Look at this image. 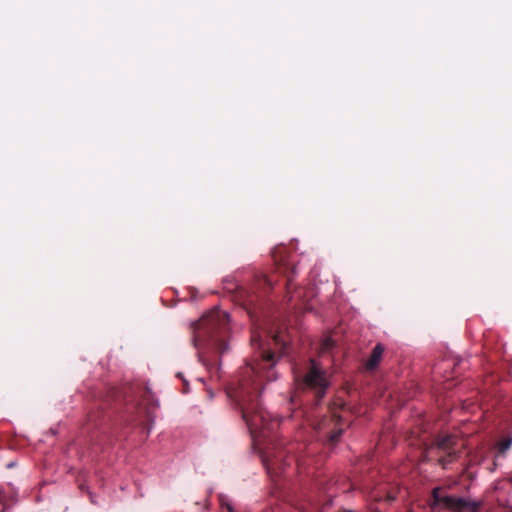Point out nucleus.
Segmentation results:
<instances>
[{"label": "nucleus", "mask_w": 512, "mask_h": 512, "mask_svg": "<svg viewBox=\"0 0 512 512\" xmlns=\"http://www.w3.org/2000/svg\"><path fill=\"white\" fill-rule=\"evenodd\" d=\"M251 343L259 350L260 360L241 368L237 383L229 389L228 395L241 410L243 420L255 437L265 436L266 430H273L278 425L262 407L259 398L263 380L276 379L274 367L277 359L286 353V343L280 334L269 337L264 343L261 334L256 331L252 332Z\"/></svg>", "instance_id": "1"}, {"label": "nucleus", "mask_w": 512, "mask_h": 512, "mask_svg": "<svg viewBox=\"0 0 512 512\" xmlns=\"http://www.w3.org/2000/svg\"><path fill=\"white\" fill-rule=\"evenodd\" d=\"M192 329V340L199 360L208 368L212 361L209 354L222 355L228 349L229 315L220 309H213L194 323Z\"/></svg>", "instance_id": "2"}, {"label": "nucleus", "mask_w": 512, "mask_h": 512, "mask_svg": "<svg viewBox=\"0 0 512 512\" xmlns=\"http://www.w3.org/2000/svg\"><path fill=\"white\" fill-rule=\"evenodd\" d=\"M305 449H308V453H310V448L298 442H291L285 447L281 444L277 445L273 449H269L263 455V463L267 472L271 475H277L284 471L285 466L290 465L291 461L296 463L299 470L304 468L306 462L303 451Z\"/></svg>", "instance_id": "3"}, {"label": "nucleus", "mask_w": 512, "mask_h": 512, "mask_svg": "<svg viewBox=\"0 0 512 512\" xmlns=\"http://www.w3.org/2000/svg\"><path fill=\"white\" fill-rule=\"evenodd\" d=\"M345 410L346 403L338 399L329 406V415H325L319 420L309 415L306 416V421L319 433V438L322 441L333 446L339 441L342 435L345 421L339 412H344Z\"/></svg>", "instance_id": "4"}, {"label": "nucleus", "mask_w": 512, "mask_h": 512, "mask_svg": "<svg viewBox=\"0 0 512 512\" xmlns=\"http://www.w3.org/2000/svg\"><path fill=\"white\" fill-rule=\"evenodd\" d=\"M457 438L453 435H438L430 445L423 451L425 460H437V462L446 468L448 464L454 462L458 457Z\"/></svg>", "instance_id": "5"}, {"label": "nucleus", "mask_w": 512, "mask_h": 512, "mask_svg": "<svg viewBox=\"0 0 512 512\" xmlns=\"http://www.w3.org/2000/svg\"><path fill=\"white\" fill-rule=\"evenodd\" d=\"M301 385L314 394L316 404L325 396L329 387L327 372L314 359L309 360V368L301 379Z\"/></svg>", "instance_id": "6"}, {"label": "nucleus", "mask_w": 512, "mask_h": 512, "mask_svg": "<svg viewBox=\"0 0 512 512\" xmlns=\"http://www.w3.org/2000/svg\"><path fill=\"white\" fill-rule=\"evenodd\" d=\"M432 506L448 508L455 512H478L479 503L466 501L463 498H457L445 495L440 488H435L432 492Z\"/></svg>", "instance_id": "7"}, {"label": "nucleus", "mask_w": 512, "mask_h": 512, "mask_svg": "<svg viewBox=\"0 0 512 512\" xmlns=\"http://www.w3.org/2000/svg\"><path fill=\"white\" fill-rule=\"evenodd\" d=\"M398 492V488L379 490L374 492L371 497L378 504H390L396 499Z\"/></svg>", "instance_id": "8"}, {"label": "nucleus", "mask_w": 512, "mask_h": 512, "mask_svg": "<svg viewBox=\"0 0 512 512\" xmlns=\"http://www.w3.org/2000/svg\"><path fill=\"white\" fill-rule=\"evenodd\" d=\"M384 353V346L378 343L372 350L368 360L365 363V368L367 370H374L380 363L382 356Z\"/></svg>", "instance_id": "9"}, {"label": "nucleus", "mask_w": 512, "mask_h": 512, "mask_svg": "<svg viewBox=\"0 0 512 512\" xmlns=\"http://www.w3.org/2000/svg\"><path fill=\"white\" fill-rule=\"evenodd\" d=\"M512 445V439L506 438L499 442L498 444V453L504 454Z\"/></svg>", "instance_id": "10"}, {"label": "nucleus", "mask_w": 512, "mask_h": 512, "mask_svg": "<svg viewBox=\"0 0 512 512\" xmlns=\"http://www.w3.org/2000/svg\"><path fill=\"white\" fill-rule=\"evenodd\" d=\"M220 501H221L222 509H226L227 512H235L232 505L228 502H225L222 497H221Z\"/></svg>", "instance_id": "11"}, {"label": "nucleus", "mask_w": 512, "mask_h": 512, "mask_svg": "<svg viewBox=\"0 0 512 512\" xmlns=\"http://www.w3.org/2000/svg\"><path fill=\"white\" fill-rule=\"evenodd\" d=\"M302 411L294 412L293 417H298L299 415H302Z\"/></svg>", "instance_id": "12"}, {"label": "nucleus", "mask_w": 512, "mask_h": 512, "mask_svg": "<svg viewBox=\"0 0 512 512\" xmlns=\"http://www.w3.org/2000/svg\"><path fill=\"white\" fill-rule=\"evenodd\" d=\"M338 512H354V511L348 510V509H342V510H339Z\"/></svg>", "instance_id": "13"}, {"label": "nucleus", "mask_w": 512, "mask_h": 512, "mask_svg": "<svg viewBox=\"0 0 512 512\" xmlns=\"http://www.w3.org/2000/svg\"><path fill=\"white\" fill-rule=\"evenodd\" d=\"M13 466H14V463H13V462H11V463H8V464H7V468H11V467H13Z\"/></svg>", "instance_id": "14"}, {"label": "nucleus", "mask_w": 512, "mask_h": 512, "mask_svg": "<svg viewBox=\"0 0 512 512\" xmlns=\"http://www.w3.org/2000/svg\"><path fill=\"white\" fill-rule=\"evenodd\" d=\"M295 379H296L297 381H300V376L295 375Z\"/></svg>", "instance_id": "15"}, {"label": "nucleus", "mask_w": 512, "mask_h": 512, "mask_svg": "<svg viewBox=\"0 0 512 512\" xmlns=\"http://www.w3.org/2000/svg\"><path fill=\"white\" fill-rule=\"evenodd\" d=\"M290 283H291V279H288V280H287V285L289 286V285H290Z\"/></svg>", "instance_id": "16"}, {"label": "nucleus", "mask_w": 512, "mask_h": 512, "mask_svg": "<svg viewBox=\"0 0 512 512\" xmlns=\"http://www.w3.org/2000/svg\"><path fill=\"white\" fill-rule=\"evenodd\" d=\"M266 282H267L268 286H271V283L269 280H266Z\"/></svg>", "instance_id": "17"}]
</instances>
